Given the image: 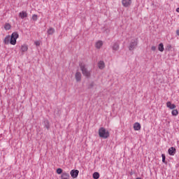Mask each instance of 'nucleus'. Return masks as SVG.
I'll return each mask as SVG.
<instances>
[{"label":"nucleus","instance_id":"4","mask_svg":"<svg viewBox=\"0 0 179 179\" xmlns=\"http://www.w3.org/2000/svg\"><path fill=\"white\" fill-rule=\"evenodd\" d=\"M137 45H138V41H136V39L131 40L129 44V51H134V50H135V48H136Z\"/></svg>","mask_w":179,"mask_h":179},{"label":"nucleus","instance_id":"8","mask_svg":"<svg viewBox=\"0 0 179 179\" xmlns=\"http://www.w3.org/2000/svg\"><path fill=\"white\" fill-rule=\"evenodd\" d=\"M168 153L170 156H174V155H176V148L174 147H171L169 150H168Z\"/></svg>","mask_w":179,"mask_h":179},{"label":"nucleus","instance_id":"1","mask_svg":"<svg viewBox=\"0 0 179 179\" xmlns=\"http://www.w3.org/2000/svg\"><path fill=\"white\" fill-rule=\"evenodd\" d=\"M99 135L100 138L107 139V138L110 136V132H108V130H106L104 127H101L99 129Z\"/></svg>","mask_w":179,"mask_h":179},{"label":"nucleus","instance_id":"17","mask_svg":"<svg viewBox=\"0 0 179 179\" xmlns=\"http://www.w3.org/2000/svg\"><path fill=\"white\" fill-rule=\"evenodd\" d=\"M19 16L21 19H24L27 16V13L26 11H22L19 13Z\"/></svg>","mask_w":179,"mask_h":179},{"label":"nucleus","instance_id":"3","mask_svg":"<svg viewBox=\"0 0 179 179\" xmlns=\"http://www.w3.org/2000/svg\"><path fill=\"white\" fill-rule=\"evenodd\" d=\"M17 38H19V34H17V32H13L10 39V43L12 45H15L16 40H17Z\"/></svg>","mask_w":179,"mask_h":179},{"label":"nucleus","instance_id":"5","mask_svg":"<svg viewBox=\"0 0 179 179\" xmlns=\"http://www.w3.org/2000/svg\"><path fill=\"white\" fill-rule=\"evenodd\" d=\"M111 48L113 51H118L120 50V42H114L112 44Z\"/></svg>","mask_w":179,"mask_h":179},{"label":"nucleus","instance_id":"30","mask_svg":"<svg viewBox=\"0 0 179 179\" xmlns=\"http://www.w3.org/2000/svg\"><path fill=\"white\" fill-rule=\"evenodd\" d=\"M176 34H177V36H179V29H178V30L176 31Z\"/></svg>","mask_w":179,"mask_h":179},{"label":"nucleus","instance_id":"11","mask_svg":"<svg viewBox=\"0 0 179 179\" xmlns=\"http://www.w3.org/2000/svg\"><path fill=\"white\" fill-rule=\"evenodd\" d=\"M166 107L170 108V110H174V108H176V105L174 103H171L170 101H168L166 102Z\"/></svg>","mask_w":179,"mask_h":179},{"label":"nucleus","instance_id":"10","mask_svg":"<svg viewBox=\"0 0 179 179\" xmlns=\"http://www.w3.org/2000/svg\"><path fill=\"white\" fill-rule=\"evenodd\" d=\"M95 47L96 48H97V50H100V48L103 47V41H96V43H95Z\"/></svg>","mask_w":179,"mask_h":179},{"label":"nucleus","instance_id":"6","mask_svg":"<svg viewBox=\"0 0 179 179\" xmlns=\"http://www.w3.org/2000/svg\"><path fill=\"white\" fill-rule=\"evenodd\" d=\"M70 174L73 178H77L78 176H79V171L73 169L71 171Z\"/></svg>","mask_w":179,"mask_h":179},{"label":"nucleus","instance_id":"7","mask_svg":"<svg viewBox=\"0 0 179 179\" xmlns=\"http://www.w3.org/2000/svg\"><path fill=\"white\" fill-rule=\"evenodd\" d=\"M122 3L124 8H128V6H131V3H132L131 0H122Z\"/></svg>","mask_w":179,"mask_h":179},{"label":"nucleus","instance_id":"19","mask_svg":"<svg viewBox=\"0 0 179 179\" xmlns=\"http://www.w3.org/2000/svg\"><path fill=\"white\" fill-rule=\"evenodd\" d=\"M158 50L159 51H160L161 52H163V51H164V45H163V43H159L158 45Z\"/></svg>","mask_w":179,"mask_h":179},{"label":"nucleus","instance_id":"26","mask_svg":"<svg viewBox=\"0 0 179 179\" xmlns=\"http://www.w3.org/2000/svg\"><path fill=\"white\" fill-rule=\"evenodd\" d=\"M162 162L165 163V162H166V155H164V154H162Z\"/></svg>","mask_w":179,"mask_h":179},{"label":"nucleus","instance_id":"27","mask_svg":"<svg viewBox=\"0 0 179 179\" xmlns=\"http://www.w3.org/2000/svg\"><path fill=\"white\" fill-rule=\"evenodd\" d=\"M32 19L36 22L37 20V15L34 14L32 15Z\"/></svg>","mask_w":179,"mask_h":179},{"label":"nucleus","instance_id":"24","mask_svg":"<svg viewBox=\"0 0 179 179\" xmlns=\"http://www.w3.org/2000/svg\"><path fill=\"white\" fill-rule=\"evenodd\" d=\"M11 26L9 24H6L4 28L6 30H10Z\"/></svg>","mask_w":179,"mask_h":179},{"label":"nucleus","instance_id":"14","mask_svg":"<svg viewBox=\"0 0 179 179\" xmlns=\"http://www.w3.org/2000/svg\"><path fill=\"white\" fill-rule=\"evenodd\" d=\"M134 131H141V124L139 122H136L134 124Z\"/></svg>","mask_w":179,"mask_h":179},{"label":"nucleus","instance_id":"29","mask_svg":"<svg viewBox=\"0 0 179 179\" xmlns=\"http://www.w3.org/2000/svg\"><path fill=\"white\" fill-rule=\"evenodd\" d=\"M151 50H152V51H156V46H152V47H151Z\"/></svg>","mask_w":179,"mask_h":179},{"label":"nucleus","instance_id":"9","mask_svg":"<svg viewBox=\"0 0 179 179\" xmlns=\"http://www.w3.org/2000/svg\"><path fill=\"white\" fill-rule=\"evenodd\" d=\"M76 82H80L81 79H82V73H80V72L77 71L76 73Z\"/></svg>","mask_w":179,"mask_h":179},{"label":"nucleus","instance_id":"28","mask_svg":"<svg viewBox=\"0 0 179 179\" xmlns=\"http://www.w3.org/2000/svg\"><path fill=\"white\" fill-rule=\"evenodd\" d=\"M34 44H35V45H36V47H38V45H40V41H36L34 42Z\"/></svg>","mask_w":179,"mask_h":179},{"label":"nucleus","instance_id":"23","mask_svg":"<svg viewBox=\"0 0 179 179\" xmlns=\"http://www.w3.org/2000/svg\"><path fill=\"white\" fill-rule=\"evenodd\" d=\"M94 87V83H90L87 85V89H93Z\"/></svg>","mask_w":179,"mask_h":179},{"label":"nucleus","instance_id":"18","mask_svg":"<svg viewBox=\"0 0 179 179\" xmlns=\"http://www.w3.org/2000/svg\"><path fill=\"white\" fill-rule=\"evenodd\" d=\"M21 51L22 52H26V51H27V50H29V47L27 46V45H22L21 46Z\"/></svg>","mask_w":179,"mask_h":179},{"label":"nucleus","instance_id":"22","mask_svg":"<svg viewBox=\"0 0 179 179\" xmlns=\"http://www.w3.org/2000/svg\"><path fill=\"white\" fill-rule=\"evenodd\" d=\"M171 114L172 115H174L176 117L178 115V110H177L176 109H174L172 110Z\"/></svg>","mask_w":179,"mask_h":179},{"label":"nucleus","instance_id":"15","mask_svg":"<svg viewBox=\"0 0 179 179\" xmlns=\"http://www.w3.org/2000/svg\"><path fill=\"white\" fill-rule=\"evenodd\" d=\"M105 67H106V64H104L103 61L99 62L98 68H99V69H104Z\"/></svg>","mask_w":179,"mask_h":179},{"label":"nucleus","instance_id":"12","mask_svg":"<svg viewBox=\"0 0 179 179\" xmlns=\"http://www.w3.org/2000/svg\"><path fill=\"white\" fill-rule=\"evenodd\" d=\"M43 125L44 128H45L46 129H50V122H48V120H45L43 121Z\"/></svg>","mask_w":179,"mask_h":179},{"label":"nucleus","instance_id":"21","mask_svg":"<svg viewBox=\"0 0 179 179\" xmlns=\"http://www.w3.org/2000/svg\"><path fill=\"white\" fill-rule=\"evenodd\" d=\"M9 41H10V37L6 36L4 39L5 44H9Z\"/></svg>","mask_w":179,"mask_h":179},{"label":"nucleus","instance_id":"2","mask_svg":"<svg viewBox=\"0 0 179 179\" xmlns=\"http://www.w3.org/2000/svg\"><path fill=\"white\" fill-rule=\"evenodd\" d=\"M80 67L83 75L85 76V78H90V71L87 70V66L86 64L81 63L80 64Z\"/></svg>","mask_w":179,"mask_h":179},{"label":"nucleus","instance_id":"16","mask_svg":"<svg viewBox=\"0 0 179 179\" xmlns=\"http://www.w3.org/2000/svg\"><path fill=\"white\" fill-rule=\"evenodd\" d=\"M61 177H62V179H69L70 176H69V173L63 172L62 173V176Z\"/></svg>","mask_w":179,"mask_h":179},{"label":"nucleus","instance_id":"25","mask_svg":"<svg viewBox=\"0 0 179 179\" xmlns=\"http://www.w3.org/2000/svg\"><path fill=\"white\" fill-rule=\"evenodd\" d=\"M57 174H62V173H64V172H62V169L59 168L57 169Z\"/></svg>","mask_w":179,"mask_h":179},{"label":"nucleus","instance_id":"13","mask_svg":"<svg viewBox=\"0 0 179 179\" xmlns=\"http://www.w3.org/2000/svg\"><path fill=\"white\" fill-rule=\"evenodd\" d=\"M48 36H52L53 34L55 33V29L50 27L47 31Z\"/></svg>","mask_w":179,"mask_h":179},{"label":"nucleus","instance_id":"20","mask_svg":"<svg viewBox=\"0 0 179 179\" xmlns=\"http://www.w3.org/2000/svg\"><path fill=\"white\" fill-rule=\"evenodd\" d=\"M99 178H100V173H99V172H95L93 173L94 179H99Z\"/></svg>","mask_w":179,"mask_h":179}]
</instances>
